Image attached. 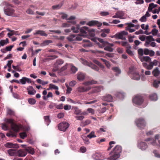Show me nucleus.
<instances>
[{
    "mask_svg": "<svg viewBox=\"0 0 160 160\" xmlns=\"http://www.w3.org/2000/svg\"><path fill=\"white\" fill-rule=\"evenodd\" d=\"M75 118L78 120H82L84 118V117L82 115H77L75 117Z\"/></svg>",
    "mask_w": 160,
    "mask_h": 160,
    "instance_id": "13d9d810",
    "label": "nucleus"
},
{
    "mask_svg": "<svg viewBox=\"0 0 160 160\" xmlns=\"http://www.w3.org/2000/svg\"><path fill=\"white\" fill-rule=\"evenodd\" d=\"M67 39L70 42L75 41H81L82 40V38L81 35H75L72 34L70 35L67 37Z\"/></svg>",
    "mask_w": 160,
    "mask_h": 160,
    "instance_id": "20e7f679",
    "label": "nucleus"
},
{
    "mask_svg": "<svg viewBox=\"0 0 160 160\" xmlns=\"http://www.w3.org/2000/svg\"><path fill=\"white\" fill-rule=\"evenodd\" d=\"M74 113L75 114L77 115H81L82 111L81 110L79 109L78 108H75Z\"/></svg>",
    "mask_w": 160,
    "mask_h": 160,
    "instance_id": "49530a36",
    "label": "nucleus"
},
{
    "mask_svg": "<svg viewBox=\"0 0 160 160\" xmlns=\"http://www.w3.org/2000/svg\"><path fill=\"white\" fill-rule=\"evenodd\" d=\"M97 83V82L96 81H94V80H92L91 81H88L85 82L83 83V84L85 85L88 86L90 85L96 84Z\"/></svg>",
    "mask_w": 160,
    "mask_h": 160,
    "instance_id": "473e14b6",
    "label": "nucleus"
},
{
    "mask_svg": "<svg viewBox=\"0 0 160 160\" xmlns=\"http://www.w3.org/2000/svg\"><path fill=\"white\" fill-rule=\"evenodd\" d=\"M82 63L84 65H87L91 67L94 70L98 71L99 70V68L96 65L93 64L92 63H89L86 60L82 59Z\"/></svg>",
    "mask_w": 160,
    "mask_h": 160,
    "instance_id": "0eeeda50",
    "label": "nucleus"
},
{
    "mask_svg": "<svg viewBox=\"0 0 160 160\" xmlns=\"http://www.w3.org/2000/svg\"><path fill=\"white\" fill-rule=\"evenodd\" d=\"M90 87L85 88L82 87H79L77 88L78 91L80 92H87L91 89Z\"/></svg>",
    "mask_w": 160,
    "mask_h": 160,
    "instance_id": "4be33fe9",
    "label": "nucleus"
},
{
    "mask_svg": "<svg viewBox=\"0 0 160 160\" xmlns=\"http://www.w3.org/2000/svg\"><path fill=\"white\" fill-rule=\"evenodd\" d=\"M91 123V121L89 120H87L84 122H82V124L83 126L87 125Z\"/></svg>",
    "mask_w": 160,
    "mask_h": 160,
    "instance_id": "bf43d9fd",
    "label": "nucleus"
},
{
    "mask_svg": "<svg viewBox=\"0 0 160 160\" xmlns=\"http://www.w3.org/2000/svg\"><path fill=\"white\" fill-rule=\"evenodd\" d=\"M27 90L28 91V93L29 95H34L36 92V90L32 86L28 87L27 88Z\"/></svg>",
    "mask_w": 160,
    "mask_h": 160,
    "instance_id": "5701e85b",
    "label": "nucleus"
},
{
    "mask_svg": "<svg viewBox=\"0 0 160 160\" xmlns=\"http://www.w3.org/2000/svg\"><path fill=\"white\" fill-rule=\"evenodd\" d=\"M82 46L85 48H87L89 47H91L92 46V44L90 42L89 40L88 39H83L82 43Z\"/></svg>",
    "mask_w": 160,
    "mask_h": 160,
    "instance_id": "4468645a",
    "label": "nucleus"
},
{
    "mask_svg": "<svg viewBox=\"0 0 160 160\" xmlns=\"http://www.w3.org/2000/svg\"><path fill=\"white\" fill-rule=\"evenodd\" d=\"M152 73L155 77L158 76L160 74V71L158 68L157 67L154 69L152 71Z\"/></svg>",
    "mask_w": 160,
    "mask_h": 160,
    "instance_id": "bb28decb",
    "label": "nucleus"
},
{
    "mask_svg": "<svg viewBox=\"0 0 160 160\" xmlns=\"http://www.w3.org/2000/svg\"><path fill=\"white\" fill-rule=\"evenodd\" d=\"M128 74L134 80H138L140 78V76L138 72L135 71L133 67L132 66L129 68Z\"/></svg>",
    "mask_w": 160,
    "mask_h": 160,
    "instance_id": "f03ea898",
    "label": "nucleus"
},
{
    "mask_svg": "<svg viewBox=\"0 0 160 160\" xmlns=\"http://www.w3.org/2000/svg\"><path fill=\"white\" fill-rule=\"evenodd\" d=\"M115 95L117 97H118L120 98H124V94L122 92H118L115 94Z\"/></svg>",
    "mask_w": 160,
    "mask_h": 160,
    "instance_id": "a18cd8bd",
    "label": "nucleus"
},
{
    "mask_svg": "<svg viewBox=\"0 0 160 160\" xmlns=\"http://www.w3.org/2000/svg\"><path fill=\"white\" fill-rule=\"evenodd\" d=\"M112 69L115 72L116 75H118L120 74L121 72V70L117 67L112 68Z\"/></svg>",
    "mask_w": 160,
    "mask_h": 160,
    "instance_id": "2f4dec72",
    "label": "nucleus"
},
{
    "mask_svg": "<svg viewBox=\"0 0 160 160\" xmlns=\"http://www.w3.org/2000/svg\"><path fill=\"white\" fill-rule=\"evenodd\" d=\"M158 64V61L156 60H154L152 62H150L149 64L147 67V69L148 70L152 69L153 66H156Z\"/></svg>",
    "mask_w": 160,
    "mask_h": 160,
    "instance_id": "f3484780",
    "label": "nucleus"
},
{
    "mask_svg": "<svg viewBox=\"0 0 160 160\" xmlns=\"http://www.w3.org/2000/svg\"><path fill=\"white\" fill-rule=\"evenodd\" d=\"M4 12L7 15L12 17H16L17 14L15 10L9 4H8L7 7L4 8Z\"/></svg>",
    "mask_w": 160,
    "mask_h": 160,
    "instance_id": "7ed1b4c3",
    "label": "nucleus"
},
{
    "mask_svg": "<svg viewBox=\"0 0 160 160\" xmlns=\"http://www.w3.org/2000/svg\"><path fill=\"white\" fill-rule=\"evenodd\" d=\"M4 146L5 147L9 148H18V146L17 144H13L11 142H8L4 144Z\"/></svg>",
    "mask_w": 160,
    "mask_h": 160,
    "instance_id": "412c9836",
    "label": "nucleus"
},
{
    "mask_svg": "<svg viewBox=\"0 0 160 160\" xmlns=\"http://www.w3.org/2000/svg\"><path fill=\"white\" fill-rule=\"evenodd\" d=\"M160 82L159 81H157L156 80H154L153 83V86L154 87L157 88L159 86L158 84Z\"/></svg>",
    "mask_w": 160,
    "mask_h": 160,
    "instance_id": "6e6d98bb",
    "label": "nucleus"
},
{
    "mask_svg": "<svg viewBox=\"0 0 160 160\" xmlns=\"http://www.w3.org/2000/svg\"><path fill=\"white\" fill-rule=\"evenodd\" d=\"M154 39L153 38L152 36L149 35L147 36L146 38V40L145 41V45L148 47L149 46V45L150 42L152 41H154Z\"/></svg>",
    "mask_w": 160,
    "mask_h": 160,
    "instance_id": "2eb2a0df",
    "label": "nucleus"
},
{
    "mask_svg": "<svg viewBox=\"0 0 160 160\" xmlns=\"http://www.w3.org/2000/svg\"><path fill=\"white\" fill-rule=\"evenodd\" d=\"M7 114L11 115H13L15 114L14 112L9 108H7Z\"/></svg>",
    "mask_w": 160,
    "mask_h": 160,
    "instance_id": "c03bdc74",
    "label": "nucleus"
},
{
    "mask_svg": "<svg viewBox=\"0 0 160 160\" xmlns=\"http://www.w3.org/2000/svg\"><path fill=\"white\" fill-rule=\"evenodd\" d=\"M79 31H80V32L82 34H86L88 33V32L90 31L88 28L86 26L82 27L81 28H80ZM90 31L94 32L95 31V30L92 29L90 30Z\"/></svg>",
    "mask_w": 160,
    "mask_h": 160,
    "instance_id": "ddd939ff",
    "label": "nucleus"
},
{
    "mask_svg": "<svg viewBox=\"0 0 160 160\" xmlns=\"http://www.w3.org/2000/svg\"><path fill=\"white\" fill-rule=\"evenodd\" d=\"M102 99L103 100L109 102H112L113 99L112 96L110 94L106 95L102 97Z\"/></svg>",
    "mask_w": 160,
    "mask_h": 160,
    "instance_id": "dca6fc26",
    "label": "nucleus"
},
{
    "mask_svg": "<svg viewBox=\"0 0 160 160\" xmlns=\"http://www.w3.org/2000/svg\"><path fill=\"white\" fill-rule=\"evenodd\" d=\"M27 13L29 14L33 15L34 14V12L31 8L28 9L26 11Z\"/></svg>",
    "mask_w": 160,
    "mask_h": 160,
    "instance_id": "680f3d73",
    "label": "nucleus"
},
{
    "mask_svg": "<svg viewBox=\"0 0 160 160\" xmlns=\"http://www.w3.org/2000/svg\"><path fill=\"white\" fill-rule=\"evenodd\" d=\"M133 102L138 105H141L143 102V100L141 96H136L132 100Z\"/></svg>",
    "mask_w": 160,
    "mask_h": 160,
    "instance_id": "1a4fd4ad",
    "label": "nucleus"
},
{
    "mask_svg": "<svg viewBox=\"0 0 160 160\" xmlns=\"http://www.w3.org/2000/svg\"><path fill=\"white\" fill-rule=\"evenodd\" d=\"M87 137L90 139L93 138H95L96 136L95 135V132L93 131H92L87 136Z\"/></svg>",
    "mask_w": 160,
    "mask_h": 160,
    "instance_id": "79ce46f5",
    "label": "nucleus"
},
{
    "mask_svg": "<svg viewBox=\"0 0 160 160\" xmlns=\"http://www.w3.org/2000/svg\"><path fill=\"white\" fill-rule=\"evenodd\" d=\"M86 25L90 26L97 25L98 27H100L102 25V23L96 20H92L88 22Z\"/></svg>",
    "mask_w": 160,
    "mask_h": 160,
    "instance_id": "9b49d317",
    "label": "nucleus"
},
{
    "mask_svg": "<svg viewBox=\"0 0 160 160\" xmlns=\"http://www.w3.org/2000/svg\"><path fill=\"white\" fill-rule=\"evenodd\" d=\"M28 102L29 103L33 105L35 103L36 101L33 98H30L28 100Z\"/></svg>",
    "mask_w": 160,
    "mask_h": 160,
    "instance_id": "052dcab7",
    "label": "nucleus"
},
{
    "mask_svg": "<svg viewBox=\"0 0 160 160\" xmlns=\"http://www.w3.org/2000/svg\"><path fill=\"white\" fill-rule=\"evenodd\" d=\"M80 25L78 24L76 26H72L71 28V30L74 33H77L79 32Z\"/></svg>",
    "mask_w": 160,
    "mask_h": 160,
    "instance_id": "a878e982",
    "label": "nucleus"
},
{
    "mask_svg": "<svg viewBox=\"0 0 160 160\" xmlns=\"http://www.w3.org/2000/svg\"><path fill=\"white\" fill-rule=\"evenodd\" d=\"M13 62V60H11L9 61H8V63L7 64V66L8 67V72H10L11 71V64Z\"/></svg>",
    "mask_w": 160,
    "mask_h": 160,
    "instance_id": "37998d69",
    "label": "nucleus"
},
{
    "mask_svg": "<svg viewBox=\"0 0 160 160\" xmlns=\"http://www.w3.org/2000/svg\"><path fill=\"white\" fill-rule=\"evenodd\" d=\"M71 70L72 73L74 74L78 70V69L72 64H70Z\"/></svg>",
    "mask_w": 160,
    "mask_h": 160,
    "instance_id": "e433bc0d",
    "label": "nucleus"
},
{
    "mask_svg": "<svg viewBox=\"0 0 160 160\" xmlns=\"http://www.w3.org/2000/svg\"><path fill=\"white\" fill-rule=\"evenodd\" d=\"M44 119L46 122L47 123L46 124L47 125H48L50 122L49 117L48 116H45Z\"/></svg>",
    "mask_w": 160,
    "mask_h": 160,
    "instance_id": "0e129e2a",
    "label": "nucleus"
},
{
    "mask_svg": "<svg viewBox=\"0 0 160 160\" xmlns=\"http://www.w3.org/2000/svg\"><path fill=\"white\" fill-rule=\"evenodd\" d=\"M104 89L103 86H99L95 87L92 88L91 92L88 93V94H90L92 93H96L100 92L102 90Z\"/></svg>",
    "mask_w": 160,
    "mask_h": 160,
    "instance_id": "f8f14e48",
    "label": "nucleus"
},
{
    "mask_svg": "<svg viewBox=\"0 0 160 160\" xmlns=\"http://www.w3.org/2000/svg\"><path fill=\"white\" fill-rule=\"evenodd\" d=\"M25 151L32 154L34 153V150L33 148L31 147H27L26 148Z\"/></svg>",
    "mask_w": 160,
    "mask_h": 160,
    "instance_id": "c9c22d12",
    "label": "nucleus"
},
{
    "mask_svg": "<svg viewBox=\"0 0 160 160\" xmlns=\"http://www.w3.org/2000/svg\"><path fill=\"white\" fill-rule=\"evenodd\" d=\"M150 98L152 101H156L158 99V97L155 93L151 94L150 96Z\"/></svg>",
    "mask_w": 160,
    "mask_h": 160,
    "instance_id": "4c0bfd02",
    "label": "nucleus"
},
{
    "mask_svg": "<svg viewBox=\"0 0 160 160\" xmlns=\"http://www.w3.org/2000/svg\"><path fill=\"white\" fill-rule=\"evenodd\" d=\"M119 43L122 46L126 47L127 48H131V47L128 44V42H119Z\"/></svg>",
    "mask_w": 160,
    "mask_h": 160,
    "instance_id": "a19ab883",
    "label": "nucleus"
},
{
    "mask_svg": "<svg viewBox=\"0 0 160 160\" xmlns=\"http://www.w3.org/2000/svg\"><path fill=\"white\" fill-rule=\"evenodd\" d=\"M27 154V153L25 151L22 150H19L17 151V155L19 157H24Z\"/></svg>",
    "mask_w": 160,
    "mask_h": 160,
    "instance_id": "c756f323",
    "label": "nucleus"
},
{
    "mask_svg": "<svg viewBox=\"0 0 160 160\" xmlns=\"http://www.w3.org/2000/svg\"><path fill=\"white\" fill-rule=\"evenodd\" d=\"M52 41L51 40H46L44 41L43 42L41 43V46H42L48 45L50 43H52Z\"/></svg>",
    "mask_w": 160,
    "mask_h": 160,
    "instance_id": "f704fd0d",
    "label": "nucleus"
},
{
    "mask_svg": "<svg viewBox=\"0 0 160 160\" xmlns=\"http://www.w3.org/2000/svg\"><path fill=\"white\" fill-rule=\"evenodd\" d=\"M17 150L15 149H11L8 150V152L10 156H14L17 155Z\"/></svg>",
    "mask_w": 160,
    "mask_h": 160,
    "instance_id": "7c9ffc66",
    "label": "nucleus"
},
{
    "mask_svg": "<svg viewBox=\"0 0 160 160\" xmlns=\"http://www.w3.org/2000/svg\"><path fill=\"white\" fill-rule=\"evenodd\" d=\"M77 79L79 81H83L85 78L86 75L82 72H79L77 74Z\"/></svg>",
    "mask_w": 160,
    "mask_h": 160,
    "instance_id": "a211bd4d",
    "label": "nucleus"
},
{
    "mask_svg": "<svg viewBox=\"0 0 160 160\" xmlns=\"http://www.w3.org/2000/svg\"><path fill=\"white\" fill-rule=\"evenodd\" d=\"M138 54L140 55V56H143L144 54V50L142 48H140L138 50Z\"/></svg>",
    "mask_w": 160,
    "mask_h": 160,
    "instance_id": "69168bd1",
    "label": "nucleus"
},
{
    "mask_svg": "<svg viewBox=\"0 0 160 160\" xmlns=\"http://www.w3.org/2000/svg\"><path fill=\"white\" fill-rule=\"evenodd\" d=\"M122 151L121 147L119 145H117L112 151L118 153H120Z\"/></svg>",
    "mask_w": 160,
    "mask_h": 160,
    "instance_id": "c85d7f7f",
    "label": "nucleus"
},
{
    "mask_svg": "<svg viewBox=\"0 0 160 160\" xmlns=\"http://www.w3.org/2000/svg\"><path fill=\"white\" fill-rule=\"evenodd\" d=\"M104 48V49L105 50L107 51L110 52H112L113 51V49L111 47H110L108 45H107Z\"/></svg>",
    "mask_w": 160,
    "mask_h": 160,
    "instance_id": "3c124183",
    "label": "nucleus"
},
{
    "mask_svg": "<svg viewBox=\"0 0 160 160\" xmlns=\"http://www.w3.org/2000/svg\"><path fill=\"white\" fill-rule=\"evenodd\" d=\"M37 81L38 83L42 84V85H44L48 83V81H44L40 79H38Z\"/></svg>",
    "mask_w": 160,
    "mask_h": 160,
    "instance_id": "ea45409f",
    "label": "nucleus"
},
{
    "mask_svg": "<svg viewBox=\"0 0 160 160\" xmlns=\"http://www.w3.org/2000/svg\"><path fill=\"white\" fill-rule=\"evenodd\" d=\"M131 48H127L126 52L130 56H132L133 55V53L130 50Z\"/></svg>",
    "mask_w": 160,
    "mask_h": 160,
    "instance_id": "e2e57ef3",
    "label": "nucleus"
},
{
    "mask_svg": "<svg viewBox=\"0 0 160 160\" xmlns=\"http://www.w3.org/2000/svg\"><path fill=\"white\" fill-rule=\"evenodd\" d=\"M157 5L154 4L153 3H150L149 5V6L148 8V11L149 12H150L154 8L157 6Z\"/></svg>",
    "mask_w": 160,
    "mask_h": 160,
    "instance_id": "72a5a7b5",
    "label": "nucleus"
},
{
    "mask_svg": "<svg viewBox=\"0 0 160 160\" xmlns=\"http://www.w3.org/2000/svg\"><path fill=\"white\" fill-rule=\"evenodd\" d=\"M92 52L93 53H95L96 54H103L104 53V52H103V51L99 50H92Z\"/></svg>",
    "mask_w": 160,
    "mask_h": 160,
    "instance_id": "5fc2aeb1",
    "label": "nucleus"
},
{
    "mask_svg": "<svg viewBox=\"0 0 160 160\" xmlns=\"http://www.w3.org/2000/svg\"><path fill=\"white\" fill-rule=\"evenodd\" d=\"M65 85H66V87L67 88L66 93L67 94L70 93H71V91L72 90V88H71L68 85V84L66 83Z\"/></svg>",
    "mask_w": 160,
    "mask_h": 160,
    "instance_id": "09e8293b",
    "label": "nucleus"
},
{
    "mask_svg": "<svg viewBox=\"0 0 160 160\" xmlns=\"http://www.w3.org/2000/svg\"><path fill=\"white\" fill-rule=\"evenodd\" d=\"M50 88L51 89H53L55 90H58V86L55 85L54 84L51 83L49 84Z\"/></svg>",
    "mask_w": 160,
    "mask_h": 160,
    "instance_id": "4d7b16f0",
    "label": "nucleus"
},
{
    "mask_svg": "<svg viewBox=\"0 0 160 160\" xmlns=\"http://www.w3.org/2000/svg\"><path fill=\"white\" fill-rule=\"evenodd\" d=\"M110 158H107V160H116L119 158L120 156V153L111 151L110 153Z\"/></svg>",
    "mask_w": 160,
    "mask_h": 160,
    "instance_id": "6e6552de",
    "label": "nucleus"
},
{
    "mask_svg": "<svg viewBox=\"0 0 160 160\" xmlns=\"http://www.w3.org/2000/svg\"><path fill=\"white\" fill-rule=\"evenodd\" d=\"M137 126L141 128H143L145 126V122L142 118L137 119L135 121Z\"/></svg>",
    "mask_w": 160,
    "mask_h": 160,
    "instance_id": "423d86ee",
    "label": "nucleus"
},
{
    "mask_svg": "<svg viewBox=\"0 0 160 160\" xmlns=\"http://www.w3.org/2000/svg\"><path fill=\"white\" fill-rule=\"evenodd\" d=\"M139 58L142 62H149L151 61V58L149 56H140Z\"/></svg>",
    "mask_w": 160,
    "mask_h": 160,
    "instance_id": "393cba45",
    "label": "nucleus"
},
{
    "mask_svg": "<svg viewBox=\"0 0 160 160\" xmlns=\"http://www.w3.org/2000/svg\"><path fill=\"white\" fill-rule=\"evenodd\" d=\"M98 40L101 43H102L104 46H106L107 44L108 43V42L104 41L102 39L98 38Z\"/></svg>",
    "mask_w": 160,
    "mask_h": 160,
    "instance_id": "de8ad7c7",
    "label": "nucleus"
},
{
    "mask_svg": "<svg viewBox=\"0 0 160 160\" xmlns=\"http://www.w3.org/2000/svg\"><path fill=\"white\" fill-rule=\"evenodd\" d=\"M64 63L62 59L58 60L55 64V66L56 67L55 69L54 70V71L58 70V67L59 66L61 65Z\"/></svg>",
    "mask_w": 160,
    "mask_h": 160,
    "instance_id": "6ab92c4d",
    "label": "nucleus"
},
{
    "mask_svg": "<svg viewBox=\"0 0 160 160\" xmlns=\"http://www.w3.org/2000/svg\"><path fill=\"white\" fill-rule=\"evenodd\" d=\"M69 126L68 123L65 122H63L58 124V128L60 130L65 132L68 128Z\"/></svg>",
    "mask_w": 160,
    "mask_h": 160,
    "instance_id": "39448f33",
    "label": "nucleus"
},
{
    "mask_svg": "<svg viewBox=\"0 0 160 160\" xmlns=\"http://www.w3.org/2000/svg\"><path fill=\"white\" fill-rule=\"evenodd\" d=\"M128 32L125 31H122L120 33H118L115 34L116 37L120 39L124 40H126V38L124 37V36L127 35Z\"/></svg>",
    "mask_w": 160,
    "mask_h": 160,
    "instance_id": "9d476101",
    "label": "nucleus"
},
{
    "mask_svg": "<svg viewBox=\"0 0 160 160\" xmlns=\"http://www.w3.org/2000/svg\"><path fill=\"white\" fill-rule=\"evenodd\" d=\"M20 82L22 84H25L27 82L28 83H31V81L30 79L25 77H23L20 80Z\"/></svg>",
    "mask_w": 160,
    "mask_h": 160,
    "instance_id": "aec40b11",
    "label": "nucleus"
},
{
    "mask_svg": "<svg viewBox=\"0 0 160 160\" xmlns=\"http://www.w3.org/2000/svg\"><path fill=\"white\" fill-rule=\"evenodd\" d=\"M5 122L11 124V127L12 130L14 131L13 132L10 131L9 133L7 134V136L8 137H16V132H18L20 128H21V126H18L15 124L13 120L11 119H6L5 120Z\"/></svg>",
    "mask_w": 160,
    "mask_h": 160,
    "instance_id": "f257e3e1",
    "label": "nucleus"
},
{
    "mask_svg": "<svg viewBox=\"0 0 160 160\" xmlns=\"http://www.w3.org/2000/svg\"><path fill=\"white\" fill-rule=\"evenodd\" d=\"M123 15L124 13L122 11H119L117 13V16H118V18H121Z\"/></svg>",
    "mask_w": 160,
    "mask_h": 160,
    "instance_id": "864d4df0",
    "label": "nucleus"
},
{
    "mask_svg": "<svg viewBox=\"0 0 160 160\" xmlns=\"http://www.w3.org/2000/svg\"><path fill=\"white\" fill-rule=\"evenodd\" d=\"M19 135L21 138L23 139H24L27 136V134L25 132L20 133Z\"/></svg>",
    "mask_w": 160,
    "mask_h": 160,
    "instance_id": "603ef678",
    "label": "nucleus"
},
{
    "mask_svg": "<svg viewBox=\"0 0 160 160\" xmlns=\"http://www.w3.org/2000/svg\"><path fill=\"white\" fill-rule=\"evenodd\" d=\"M33 34L34 35H40L41 36L45 37H47L48 36V34L46 33L44 31L41 30H36V32L34 33Z\"/></svg>",
    "mask_w": 160,
    "mask_h": 160,
    "instance_id": "b1692460",
    "label": "nucleus"
},
{
    "mask_svg": "<svg viewBox=\"0 0 160 160\" xmlns=\"http://www.w3.org/2000/svg\"><path fill=\"white\" fill-rule=\"evenodd\" d=\"M47 57L48 58H45L44 60V62L48 61L49 60H52L56 58H57V57H56V56H55V55L48 56Z\"/></svg>",
    "mask_w": 160,
    "mask_h": 160,
    "instance_id": "58836bf2",
    "label": "nucleus"
},
{
    "mask_svg": "<svg viewBox=\"0 0 160 160\" xmlns=\"http://www.w3.org/2000/svg\"><path fill=\"white\" fill-rule=\"evenodd\" d=\"M68 65V64L66 63L65 65L62 67L59 70L60 72H63V71L66 70L67 68Z\"/></svg>",
    "mask_w": 160,
    "mask_h": 160,
    "instance_id": "774afa93",
    "label": "nucleus"
},
{
    "mask_svg": "<svg viewBox=\"0 0 160 160\" xmlns=\"http://www.w3.org/2000/svg\"><path fill=\"white\" fill-rule=\"evenodd\" d=\"M87 111L88 112V113H90L92 115H93L94 114V110L92 108H88L87 109Z\"/></svg>",
    "mask_w": 160,
    "mask_h": 160,
    "instance_id": "338daca9",
    "label": "nucleus"
},
{
    "mask_svg": "<svg viewBox=\"0 0 160 160\" xmlns=\"http://www.w3.org/2000/svg\"><path fill=\"white\" fill-rule=\"evenodd\" d=\"M151 32V34L153 36H156L158 32V30L156 29H153L152 30Z\"/></svg>",
    "mask_w": 160,
    "mask_h": 160,
    "instance_id": "8fccbe9b",
    "label": "nucleus"
},
{
    "mask_svg": "<svg viewBox=\"0 0 160 160\" xmlns=\"http://www.w3.org/2000/svg\"><path fill=\"white\" fill-rule=\"evenodd\" d=\"M138 148L142 150H145L147 148V145L144 142H141L138 144Z\"/></svg>",
    "mask_w": 160,
    "mask_h": 160,
    "instance_id": "cd10ccee",
    "label": "nucleus"
}]
</instances>
